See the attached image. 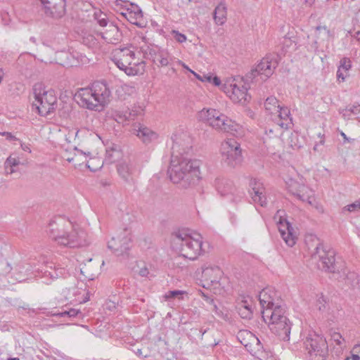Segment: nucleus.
Returning <instances> with one entry per match:
<instances>
[{
	"instance_id": "nucleus-32",
	"label": "nucleus",
	"mask_w": 360,
	"mask_h": 360,
	"mask_svg": "<svg viewBox=\"0 0 360 360\" xmlns=\"http://www.w3.org/2000/svg\"><path fill=\"white\" fill-rule=\"evenodd\" d=\"M112 118L119 124L123 125L128 124L130 122L128 115V110H112L111 113Z\"/></svg>"
},
{
	"instance_id": "nucleus-25",
	"label": "nucleus",
	"mask_w": 360,
	"mask_h": 360,
	"mask_svg": "<svg viewBox=\"0 0 360 360\" xmlns=\"http://www.w3.org/2000/svg\"><path fill=\"white\" fill-rule=\"evenodd\" d=\"M105 27V30L99 33L102 39L108 44H116L119 43L122 40V34L118 27L113 22H110Z\"/></svg>"
},
{
	"instance_id": "nucleus-1",
	"label": "nucleus",
	"mask_w": 360,
	"mask_h": 360,
	"mask_svg": "<svg viewBox=\"0 0 360 360\" xmlns=\"http://www.w3.org/2000/svg\"><path fill=\"white\" fill-rule=\"evenodd\" d=\"M259 300L264 322L271 326V330L281 340H289L291 323L285 316V309L276 292L271 288H264L259 295Z\"/></svg>"
},
{
	"instance_id": "nucleus-34",
	"label": "nucleus",
	"mask_w": 360,
	"mask_h": 360,
	"mask_svg": "<svg viewBox=\"0 0 360 360\" xmlns=\"http://www.w3.org/2000/svg\"><path fill=\"white\" fill-rule=\"evenodd\" d=\"M245 336H246L253 342H256L257 344L259 343V340L257 338H256L252 333L248 332L246 330L240 331L238 338V339H240ZM240 341L247 348V349L249 350L251 347V342H247L245 338H243V340Z\"/></svg>"
},
{
	"instance_id": "nucleus-50",
	"label": "nucleus",
	"mask_w": 360,
	"mask_h": 360,
	"mask_svg": "<svg viewBox=\"0 0 360 360\" xmlns=\"http://www.w3.org/2000/svg\"><path fill=\"white\" fill-rule=\"evenodd\" d=\"M319 136L321 137V140L319 141V143H316L315 144V146H314V150H319V146H320V145H321V146H322V145H323V144H324V143H325V141H324V139H323V136H321V134H319Z\"/></svg>"
},
{
	"instance_id": "nucleus-35",
	"label": "nucleus",
	"mask_w": 360,
	"mask_h": 360,
	"mask_svg": "<svg viewBox=\"0 0 360 360\" xmlns=\"http://www.w3.org/2000/svg\"><path fill=\"white\" fill-rule=\"evenodd\" d=\"M132 351L140 358H147L150 356V350L148 347L144 345L141 347H137L134 346Z\"/></svg>"
},
{
	"instance_id": "nucleus-41",
	"label": "nucleus",
	"mask_w": 360,
	"mask_h": 360,
	"mask_svg": "<svg viewBox=\"0 0 360 360\" xmlns=\"http://www.w3.org/2000/svg\"><path fill=\"white\" fill-rule=\"evenodd\" d=\"M79 312H80L79 310H77V309H70L68 311H62L60 313H58L57 315H58L60 316H62V317L63 316H68L69 317H75Z\"/></svg>"
},
{
	"instance_id": "nucleus-28",
	"label": "nucleus",
	"mask_w": 360,
	"mask_h": 360,
	"mask_svg": "<svg viewBox=\"0 0 360 360\" xmlns=\"http://www.w3.org/2000/svg\"><path fill=\"white\" fill-rule=\"evenodd\" d=\"M131 8H127V12L122 13V14L131 24L139 27H143V13L141 10L138 6H134L133 4H131Z\"/></svg>"
},
{
	"instance_id": "nucleus-12",
	"label": "nucleus",
	"mask_w": 360,
	"mask_h": 360,
	"mask_svg": "<svg viewBox=\"0 0 360 360\" xmlns=\"http://www.w3.org/2000/svg\"><path fill=\"white\" fill-rule=\"evenodd\" d=\"M249 88V84L243 79L234 78L224 83L223 91L234 103L245 104L250 98L248 94Z\"/></svg>"
},
{
	"instance_id": "nucleus-43",
	"label": "nucleus",
	"mask_w": 360,
	"mask_h": 360,
	"mask_svg": "<svg viewBox=\"0 0 360 360\" xmlns=\"http://www.w3.org/2000/svg\"><path fill=\"white\" fill-rule=\"evenodd\" d=\"M344 210H347L348 212H355L359 211L360 210V201L356 200L352 204H350L346 207H345Z\"/></svg>"
},
{
	"instance_id": "nucleus-53",
	"label": "nucleus",
	"mask_w": 360,
	"mask_h": 360,
	"mask_svg": "<svg viewBox=\"0 0 360 360\" xmlns=\"http://www.w3.org/2000/svg\"><path fill=\"white\" fill-rule=\"evenodd\" d=\"M21 148L26 152L31 153V148L29 144L21 143Z\"/></svg>"
},
{
	"instance_id": "nucleus-39",
	"label": "nucleus",
	"mask_w": 360,
	"mask_h": 360,
	"mask_svg": "<svg viewBox=\"0 0 360 360\" xmlns=\"http://www.w3.org/2000/svg\"><path fill=\"white\" fill-rule=\"evenodd\" d=\"M331 340L334 342L336 345L339 346V349H342L345 346L343 345V342L345 340L342 338V335L339 333L334 332L331 334Z\"/></svg>"
},
{
	"instance_id": "nucleus-57",
	"label": "nucleus",
	"mask_w": 360,
	"mask_h": 360,
	"mask_svg": "<svg viewBox=\"0 0 360 360\" xmlns=\"http://www.w3.org/2000/svg\"><path fill=\"white\" fill-rule=\"evenodd\" d=\"M141 50L142 52H143L145 54H148L147 53V49H145V46H141Z\"/></svg>"
},
{
	"instance_id": "nucleus-56",
	"label": "nucleus",
	"mask_w": 360,
	"mask_h": 360,
	"mask_svg": "<svg viewBox=\"0 0 360 360\" xmlns=\"http://www.w3.org/2000/svg\"><path fill=\"white\" fill-rule=\"evenodd\" d=\"M139 39H141L142 40L143 42H144L145 44H146V37L143 35H141V36H139L138 37Z\"/></svg>"
},
{
	"instance_id": "nucleus-10",
	"label": "nucleus",
	"mask_w": 360,
	"mask_h": 360,
	"mask_svg": "<svg viewBox=\"0 0 360 360\" xmlns=\"http://www.w3.org/2000/svg\"><path fill=\"white\" fill-rule=\"evenodd\" d=\"M309 360H326L328 344L326 339L315 333L308 335L304 341Z\"/></svg>"
},
{
	"instance_id": "nucleus-16",
	"label": "nucleus",
	"mask_w": 360,
	"mask_h": 360,
	"mask_svg": "<svg viewBox=\"0 0 360 360\" xmlns=\"http://www.w3.org/2000/svg\"><path fill=\"white\" fill-rule=\"evenodd\" d=\"M119 176L127 184L134 185L135 177L140 173L141 169L135 160H123L117 164Z\"/></svg>"
},
{
	"instance_id": "nucleus-62",
	"label": "nucleus",
	"mask_w": 360,
	"mask_h": 360,
	"mask_svg": "<svg viewBox=\"0 0 360 360\" xmlns=\"http://www.w3.org/2000/svg\"><path fill=\"white\" fill-rule=\"evenodd\" d=\"M269 134H273V133H274L273 129H269Z\"/></svg>"
},
{
	"instance_id": "nucleus-47",
	"label": "nucleus",
	"mask_w": 360,
	"mask_h": 360,
	"mask_svg": "<svg viewBox=\"0 0 360 360\" xmlns=\"http://www.w3.org/2000/svg\"><path fill=\"white\" fill-rule=\"evenodd\" d=\"M347 72L343 71L342 68H340L338 67V71H337V78L339 81H344L345 77H347Z\"/></svg>"
},
{
	"instance_id": "nucleus-14",
	"label": "nucleus",
	"mask_w": 360,
	"mask_h": 360,
	"mask_svg": "<svg viewBox=\"0 0 360 360\" xmlns=\"http://www.w3.org/2000/svg\"><path fill=\"white\" fill-rule=\"evenodd\" d=\"M172 146L171 158L184 157L191 149V138L189 134L181 129L176 130L172 136Z\"/></svg>"
},
{
	"instance_id": "nucleus-21",
	"label": "nucleus",
	"mask_w": 360,
	"mask_h": 360,
	"mask_svg": "<svg viewBox=\"0 0 360 360\" xmlns=\"http://www.w3.org/2000/svg\"><path fill=\"white\" fill-rule=\"evenodd\" d=\"M289 188L292 194L296 195L300 200L307 202L311 205H314L315 202L314 191L309 187L304 184H299L295 181H292L289 186Z\"/></svg>"
},
{
	"instance_id": "nucleus-58",
	"label": "nucleus",
	"mask_w": 360,
	"mask_h": 360,
	"mask_svg": "<svg viewBox=\"0 0 360 360\" xmlns=\"http://www.w3.org/2000/svg\"><path fill=\"white\" fill-rule=\"evenodd\" d=\"M179 63L181 64L185 68L189 70L188 68L184 63H183L181 60H179Z\"/></svg>"
},
{
	"instance_id": "nucleus-48",
	"label": "nucleus",
	"mask_w": 360,
	"mask_h": 360,
	"mask_svg": "<svg viewBox=\"0 0 360 360\" xmlns=\"http://www.w3.org/2000/svg\"><path fill=\"white\" fill-rule=\"evenodd\" d=\"M202 297H203L204 300L206 301L207 303L213 304L214 310L217 309V307L214 304L213 298L210 297L208 295L205 294L204 292L202 293Z\"/></svg>"
},
{
	"instance_id": "nucleus-17",
	"label": "nucleus",
	"mask_w": 360,
	"mask_h": 360,
	"mask_svg": "<svg viewBox=\"0 0 360 360\" xmlns=\"http://www.w3.org/2000/svg\"><path fill=\"white\" fill-rule=\"evenodd\" d=\"M216 187L218 193L231 202H237L242 198L233 181L229 179L224 178L217 179Z\"/></svg>"
},
{
	"instance_id": "nucleus-5",
	"label": "nucleus",
	"mask_w": 360,
	"mask_h": 360,
	"mask_svg": "<svg viewBox=\"0 0 360 360\" xmlns=\"http://www.w3.org/2000/svg\"><path fill=\"white\" fill-rule=\"evenodd\" d=\"M335 251L327 249L324 245L318 242L311 256V261L318 269L333 274L335 279L350 280L353 278V274L349 272L342 265L335 262Z\"/></svg>"
},
{
	"instance_id": "nucleus-15",
	"label": "nucleus",
	"mask_w": 360,
	"mask_h": 360,
	"mask_svg": "<svg viewBox=\"0 0 360 360\" xmlns=\"http://www.w3.org/2000/svg\"><path fill=\"white\" fill-rule=\"evenodd\" d=\"M131 242V232L129 229H124L108 242V248L117 256H121L127 254Z\"/></svg>"
},
{
	"instance_id": "nucleus-31",
	"label": "nucleus",
	"mask_w": 360,
	"mask_h": 360,
	"mask_svg": "<svg viewBox=\"0 0 360 360\" xmlns=\"http://www.w3.org/2000/svg\"><path fill=\"white\" fill-rule=\"evenodd\" d=\"M20 164V159L16 156L10 155L4 162L6 174H12L18 171V167Z\"/></svg>"
},
{
	"instance_id": "nucleus-27",
	"label": "nucleus",
	"mask_w": 360,
	"mask_h": 360,
	"mask_svg": "<svg viewBox=\"0 0 360 360\" xmlns=\"http://www.w3.org/2000/svg\"><path fill=\"white\" fill-rule=\"evenodd\" d=\"M273 115L274 121L281 128L288 129L292 124L290 110L286 107H281Z\"/></svg>"
},
{
	"instance_id": "nucleus-64",
	"label": "nucleus",
	"mask_w": 360,
	"mask_h": 360,
	"mask_svg": "<svg viewBox=\"0 0 360 360\" xmlns=\"http://www.w3.org/2000/svg\"><path fill=\"white\" fill-rule=\"evenodd\" d=\"M320 29H321V26H318V27H316V30H320Z\"/></svg>"
},
{
	"instance_id": "nucleus-33",
	"label": "nucleus",
	"mask_w": 360,
	"mask_h": 360,
	"mask_svg": "<svg viewBox=\"0 0 360 360\" xmlns=\"http://www.w3.org/2000/svg\"><path fill=\"white\" fill-rule=\"evenodd\" d=\"M264 108L267 112L274 115L281 108L278 101L274 96L268 97L264 103Z\"/></svg>"
},
{
	"instance_id": "nucleus-4",
	"label": "nucleus",
	"mask_w": 360,
	"mask_h": 360,
	"mask_svg": "<svg viewBox=\"0 0 360 360\" xmlns=\"http://www.w3.org/2000/svg\"><path fill=\"white\" fill-rule=\"evenodd\" d=\"M111 94V89L105 81H96L91 86L79 89L75 99L84 108L100 111L109 103Z\"/></svg>"
},
{
	"instance_id": "nucleus-23",
	"label": "nucleus",
	"mask_w": 360,
	"mask_h": 360,
	"mask_svg": "<svg viewBox=\"0 0 360 360\" xmlns=\"http://www.w3.org/2000/svg\"><path fill=\"white\" fill-rule=\"evenodd\" d=\"M251 198L255 203L264 207L266 205V198L264 195V188L261 182L252 179L250 182Z\"/></svg>"
},
{
	"instance_id": "nucleus-3",
	"label": "nucleus",
	"mask_w": 360,
	"mask_h": 360,
	"mask_svg": "<svg viewBox=\"0 0 360 360\" xmlns=\"http://www.w3.org/2000/svg\"><path fill=\"white\" fill-rule=\"evenodd\" d=\"M199 160L188 159L185 157L171 158L168 174L174 184H180L183 188L196 184L201 179Z\"/></svg>"
},
{
	"instance_id": "nucleus-52",
	"label": "nucleus",
	"mask_w": 360,
	"mask_h": 360,
	"mask_svg": "<svg viewBox=\"0 0 360 360\" xmlns=\"http://www.w3.org/2000/svg\"><path fill=\"white\" fill-rule=\"evenodd\" d=\"M211 83H212L214 86H219L221 84V81L218 77L214 76L212 77Z\"/></svg>"
},
{
	"instance_id": "nucleus-51",
	"label": "nucleus",
	"mask_w": 360,
	"mask_h": 360,
	"mask_svg": "<svg viewBox=\"0 0 360 360\" xmlns=\"http://www.w3.org/2000/svg\"><path fill=\"white\" fill-rule=\"evenodd\" d=\"M239 309H241L242 310L251 309V307L247 303V301H243Z\"/></svg>"
},
{
	"instance_id": "nucleus-8",
	"label": "nucleus",
	"mask_w": 360,
	"mask_h": 360,
	"mask_svg": "<svg viewBox=\"0 0 360 360\" xmlns=\"http://www.w3.org/2000/svg\"><path fill=\"white\" fill-rule=\"evenodd\" d=\"M200 120L207 123L212 128L232 134H238L240 125L226 115L215 109H202L198 112Z\"/></svg>"
},
{
	"instance_id": "nucleus-54",
	"label": "nucleus",
	"mask_w": 360,
	"mask_h": 360,
	"mask_svg": "<svg viewBox=\"0 0 360 360\" xmlns=\"http://www.w3.org/2000/svg\"><path fill=\"white\" fill-rule=\"evenodd\" d=\"M345 360H360V357L358 354H352L351 356H347Z\"/></svg>"
},
{
	"instance_id": "nucleus-44",
	"label": "nucleus",
	"mask_w": 360,
	"mask_h": 360,
	"mask_svg": "<svg viewBox=\"0 0 360 360\" xmlns=\"http://www.w3.org/2000/svg\"><path fill=\"white\" fill-rule=\"evenodd\" d=\"M173 37L175 39L176 41H177L179 43H182L186 41V37L185 34H181L176 30H172V32Z\"/></svg>"
},
{
	"instance_id": "nucleus-42",
	"label": "nucleus",
	"mask_w": 360,
	"mask_h": 360,
	"mask_svg": "<svg viewBox=\"0 0 360 360\" xmlns=\"http://www.w3.org/2000/svg\"><path fill=\"white\" fill-rule=\"evenodd\" d=\"M79 133V131L77 129H71L68 131V133L65 135V139L68 142L70 143L72 139H75Z\"/></svg>"
},
{
	"instance_id": "nucleus-19",
	"label": "nucleus",
	"mask_w": 360,
	"mask_h": 360,
	"mask_svg": "<svg viewBox=\"0 0 360 360\" xmlns=\"http://www.w3.org/2000/svg\"><path fill=\"white\" fill-rule=\"evenodd\" d=\"M202 286L210 288L213 285H217L221 276L222 271L219 266H209L202 268Z\"/></svg>"
},
{
	"instance_id": "nucleus-63",
	"label": "nucleus",
	"mask_w": 360,
	"mask_h": 360,
	"mask_svg": "<svg viewBox=\"0 0 360 360\" xmlns=\"http://www.w3.org/2000/svg\"><path fill=\"white\" fill-rule=\"evenodd\" d=\"M9 360H20L18 358H11Z\"/></svg>"
},
{
	"instance_id": "nucleus-37",
	"label": "nucleus",
	"mask_w": 360,
	"mask_h": 360,
	"mask_svg": "<svg viewBox=\"0 0 360 360\" xmlns=\"http://www.w3.org/2000/svg\"><path fill=\"white\" fill-rule=\"evenodd\" d=\"M143 109L140 107H134L131 110H128V115L130 122L143 114Z\"/></svg>"
},
{
	"instance_id": "nucleus-30",
	"label": "nucleus",
	"mask_w": 360,
	"mask_h": 360,
	"mask_svg": "<svg viewBox=\"0 0 360 360\" xmlns=\"http://www.w3.org/2000/svg\"><path fill=\"white\" fill-rule=\"evenodd\" d=\"M214 20L217 25H223L227 18V8L224 1H221L214 11Z\"/></svg>"
},
{
	"instance_id": "nucleus-6",
	"label": "nucleus",
	"mask_w": 360,
	"mask_h": 360,
	"mask_svg": "<svg viewBox=\"0 0 360 360\" xmlns=\"http://www.w3.org/2000/svg\"><path fill=\"white\" fill-rule=\"evenodd\" d=\"M172 246L181 255L191 260L198 258L202 252V236L196 232L186 230L178 231L172 234Z\"/></svg>"
},
{
	"instance_id": "nucleus-59",
	"label": "nucleus",
	"mask_w": 360,
	"mask_h": 360,
	"mask_svg": "<svg viewBox=\"0 0 360 360\" xmlns=\"http://www.w3.org/2000/svg\"><path fill=\"white\" fill-rule=\"evenodd\" d=\"M307 3H309L310 5L313 4L314 0H306Z\"/></svg>"
},
{
	"instance_id": "nucleus-38",
	"label": "nucleus",
	"mask_w": 360,
	"mask_h": 360,
	"mask_svg": "<svg viewBox=\"0 0 360 360\" xmlns=\"http://www.w3.org/2000/svg\"><path fill=\"white\" fill-rule=\"evenodd\" d=\"M185 293L186 292L184 290H170L165 294V297L166 300L172 298H178L179 300H180L182 298V295H184Z\"/></svg>"
},
{
	"instance_id": "nucleus-20",
	"label": "nucleus",
	"mask_w": 360,
	"mask_h": 360,
	"mask_svg": "<svg viewBox=\"0 0 360 360\" xmlns=\"http://www.w3.org/2000/svg\"><path fill=\"white\" fill-rule=\"evenodd\" d=\"M75 150L77 151V153L74 158H68V162H79V165H81L80 162H82V163L86 162V167L91 171H96L102 167L103 162L99 158H90L89 160H87V158L91 155L90 152L84 153L82 150H78L76 147Z\"/></svg>"
},
{
	"instance_id": "nucleus-13",
	"label": "nucleus",
	"mask_w": 360,
	"mask_h": 360,
	"mask_svg": "<svg viewBox=\"0 0 360 360\" xmlns=\"http://www.w3.org/2000/svg\"><path fill=\"white\" fill-rule=\"evenodd\" d=\"M222 160L229 166L235 167L243 160L240 144L233 139H229L221 143Z\"/></svg>"
},
{
	"instance_id": "nucleus-61",
	"label": "nucleus",
	"mask_w": 360,
	"mask_h": 360,
	"mask_svg": "<svg viewBox=\"0 0 360 360\" xmlns=\"http://www.w3.org/2000/svg\"><path fill=\"white\" fill-rule=\"evenodd\" d=\"M122 2V0H117L116 1V4L117 5H120Z\"/></svg>"
},
{
	"instance_id": "nucleus-29",
	"label": "nucleus",
	"mask_w": 360,
	"mask_h": 360,
	"mask_svg": "<svg viewBox=\"0 0 360 360\" xmlns=\"http://www.w3.org/2000/svg\"><path fill=\"white\" fill-rule=\"evenodd\" d=\"M91 262L92 259H90L88 263L84 264L80 269L81 274L90 281L94 280L100 274L98 264H93Z\"/></svg>"
},
{
	"instance_id": "nucleus-2",
	"label": "nucleus",
	"mask_w": 360,
	"mask_h": 360,
	"mask_svg": "<svg viewBox=\"0 0 360 360\" xmlns=\"http://www.w3.org/2000/svg\"><path fill=\"white\" fill-rule=\"evenodd\" d=\"M47 231L49 237L60 245L75 248L88 244L86 233L78 225L64 219L51 221Z\"/></svg>"
},
{
	"instance_id": "nucleus-55",
	"label": "nucleus",
	"mask_w": 360,
	"mask_h": 360,
	"mask_svg": "<svg viewBox=\"0 0 360 360\" xmlns=\"http://www.w3.org/2000/svg\"><path fill=\"white\" fill-rule=\"evenodd\" d=\"M321 300H322L323 302H325V300H323V297L322 295L318 300V302H319V309H321V307L323 306V304L322 303Z\"/></svg>"
},
{
	"instance_id": "nucleus-60",
	"label": "nucleus",
	"mask_w": 360,
	"mask_h": 360,
	"mask_svg": "<svg viewBox=\"0 0 360 360\" xmlns=\"http://www.w3.org/2000/svg\"><path fill=\"white\" fill-rule=\"evenodd\" d=\"M341 135H342V136L345 139H347V136H346V135H345V133L341 132Z\"/></svg>"
},
{
	"instance_id": "nucleus-45",
	"label": "nucleus",
	"mask_w": 360,
	"mask_h": 360,
	"mask_svg": "<svg viewBox=\"0 0 360 360\" xmlns=\"http://www.w3.org/2000/svg\"><path fill=\"white\" fill-rule=\"evenodd\" d=\"M192 73H193L198 79H199L200 80L202 81V82H207L209 83H211L212 82V76L210 75H203L202 76H200L198 75H197L196 73H195L194 72H193L192 70H189Z\"/></svg>"
},
{
	"instance_id": "nucleus-7",
	"label": "nucleus",
	"mask_w": 360,
	"mask_h": 360,
	"mask_svg": "<svg viewBox=\"0 0 360 360\" xmlns=\"http://www.w3.org/2000/svg\"><path fill=\"white\" fill-rule=\"evenodd\" d=\"M112 61L129 76L141 74L144 70V62L136 57L132 46L115 50Z\"/></svg>"
},
{
	"instance_id": "nucleus-49",
	"label": "nucleus",
	"mask_w": 360,
	"mask_h": 360,
	"mask_svg": "<svg viewBox=\"0 0 360 360\" xmlns=\"http://www.w3.org/2000/svg\"><path fill=\"white\" fill-rule=\"evenodd\" d=\"M149 274V271L146 266H143L140 269L139 274L142 277H146Z\"/></svg>"
},
{
	"instance_id": "nucleus-36",
	"label": "nucleus",
	"mask_w": 360,
	"mask_h": 360,
	"mask_svg": "<svg viewBox=\"0 0 360 360\" xmlns=\"http://www.w3.org/2000/svg\"><path fill=\"white\" fill-rule=\"evenodd\" d=\"M94 19L101 27H105L109 24L106 14L101 11H97L94 14Z\"/></svg>"
},
{
	"instance_id": "nucleus-11",
	"label": "nucleus",
	"mask_w": 360,
	"mask_h": 360,
	"mask_svg": "<svg viewBox=\"0 0 360 360\" xmlns=\"http://www.w3.org/2000/svg\"><path fill=\"white\" fill-rule=\"evenodd\" d=\"M278 65L277 61L271 55L263 58L251 71L247 74V81L262 82L266 81L274 72Z\"/></svg>"
},
{
	"instance_id": "nucleus-22",
	"label": "nucleus",
	"mask_w": 360,
	"mask_h": 360,
	"mask_svg": "<svg viewBox=\"0 0 360 360\" xmlns=\"http://www.w3.org/2000/svg\"><path fill=\"white\" fill-rule=\"evenodd\" d=\"M44 6L46 13L52 17L60 18L65 13V0H40Z\"/></svg>"
},
{
	"instance_id": "nucleus-40",
	"label": "nucleus",
	"mask_w": 360,
	"mask_h": 360,
	"mask_svg": "<svg viewBox=\"0 0 360 360\" xmlns=\"http://www.w3.org/2000/svg\"><path fill=\"white\" fill-rule=\"evenodd\" d=\"M351 61L349 59L344 58L340 61L339 68L347 72L351 68Z\"/></svg>"
},
{
	"instance_id": "nucleus-9",
	"label": "nucleus",
	"mask_w": 360,
	"mask_h": 360,
	"mask_svg": "<svg viewBox=\"0 0 360 360\" xmlns=\"http://www.w3.org/2000/svg\"><path fill=\"white\" fill-rule=\"evenodd\" d=\"M33 91L34 100L32 102V108L41 116L52 113L57 107V98L53 92L37 89L36 86Z\"/></svg>"
},
{
	"instance_id": "nucleus-24",
	"label": "nucleus",
	"mask_w": 360,
	"mask_h": 360,
	"mask_svg": "<svg viewBox=\"0 0 360 360\" xmlns=\"http://www.w3.org/2000/svg\"><path fill=\"white\" fill-rule=\"evenodd\" d=\"M132 130L133 133L146 144H148L157 140L158 137L156 132L140 123L134 124Z\"/></svg>"
},
{
	"instance_id": "nucleus-18",
	"label": "nucleus",
	"mask_w": 360,
	"mask_h": 360,
	"mask_svg": "<svg viewBox=\"0 0 360 360\" xmlns=\"http://www.w3.org/2000/svg\"><path fill=\"white\" fill-rule=\"evenodd\" d=\"M283 211L278 210L276 217L280 218L278 223V228L281 238L289 247H292L296 243V233L291 224L285 219H282L281 213Z\"/></svg>"
},
{
	"instance_id": "nucleus-26",
	"label": "nucleus",
	"mask_w": 360,
	"mask_h": 360,
	"mask_svg": "<svg viewBox=\"0 0 360 360\" xmlns=\"http://www.w3.org/2000/svg\"><path fill=\"white\" fill-rule=\"evenodd\" d=\"M149 56L153 58V62L158 66L165 67L171 64L173 56L165 49H150Z\"/></svg>"
},
{
	"instance_id": "nucleus-46",
	"label": "nucleus",
	"mask_w": 360,
	"mask_h": 360,
	"mask_svg": "<svg viewBox=\"0 0 360 360\" xmlns=\"http://www.w3.org/2000/svg\"><path fill=\"white\" fill-rule=\"evenodd\" d=\"M239 314L243 319H250L252 314V309L242 310L239 309Z\"/></svg>"
}]
</instances>
